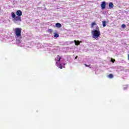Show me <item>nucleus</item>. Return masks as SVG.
<instances>
[{
  "mask_svg": "<svg viewBox=\"0 0 129 129\" xmlns=\"http://www.w3.org/2000/svg\"><path fill=\"white\" fill-rule=\"evenodd\" d=\"M126 27V26H125V24H122L121 25V28H122L123 29H125Z\"/></svg>",
  "mask_w": 129,
  "mask_h": 129,
  "instance_id": "nucleus-15",
  "label": "nucleus"
},
{
  "mask_svg": "<svg viewBox=\"0 0 129 129\" xmlns=\"http://www.w3.org/2000/svg\"><path fill=\"white\" fill-rule=\"evenodd\" d=\"M77 58H78V56H76V57H75V59H77Z\"/></svg>",
  "mask_w": 129,
  "mask_h": 129,
  "instance_id": "nucleus-20",
  "label": "nucleus"
},
{
  "mask_svg": "<svg viewBox=\"0 0 129 129\" xmlns=\"http://www.w3.org/2000/svg\"><path fill=\"white\" fill-rule=\"evenodd\" d=\"M59 67L60 69H62L63 68V66H62V64H60L59 66Z\"/></svg>",
  "mask_w": 129,
  "mask_h": 129,
  "instance_id": "nucleus-18",
  "label": "nucleus"
},
{
  "mask_svg": "<svg viewBox=\"0 0 129 129\" xmlns=\"http://www.w3.org/2000/svg\"><path fill=\"white\" fill-rule=\"evenodd\" d=\"M102 25H103V27H106V21H102Z\"/></svg>",
  "mask_w": 129,
  "mask_h": 129,
  "instance_id": "nucleus-10",
  "label": "nucleus"
},
{
  "mask_svg": "<svg viewBox=\"0 0 129 129\" xmlns=\"http://www.w3.org/2000/svg\"><path fill=\"white\" fill-rule=\"evenodd\" d=\"M85 66H86V67H89V65H87L86 64H85Z\"/></svg>",
  "mask_w": 129,
  "mask_h": 129,
  "instance_id": "nucleus-19",
  "label": "nucleus"
},
{
  "mask_svg": "<svg viewBox=\"0 0 129 129\" xmlns=\"http://www.w3.org/2000/svg\"><path fill=\"white\" fill-rule=\"evenodd\" d=\"M53 32V30L51 29H48V33H52Z\"/></svg>",
  "mask_w": 129,
  "mask_h": 129,
  "instance_id": "nucleus-16",
  "label": "nucleus"
},
{
  "mask_svg": "<svg viewBox=\"0 0 129 129\" xmlns=\"http://www.w3.org/2000/svg\"><path fill=\"white\" fill-rule=\"evenodd\" d=\"M108 77L109 78H113V75H112V74H110L108 76Z\"/></svg>",
  "mask_w": 129,
  "mask_h": 129,
  "instance_id": "nucleus-12",
  "label": "nucleus"
},
{
  "mask_svg": "<svg viewBox=\"0 0 129 129\" xmlns=\"http://www.w3.org/2000/svg\"><path fill=\"white\" fill-rule=\"evenodd\" d=\"M61 60V57L59 56V55H57V56L55 58V61H60Z\"/></svg>",
  "mask_w": 129,
  "mask_h": 129,
  "instance_id": "nucleus-6",
  "label": "nucleus"
},
{
  "mask_svg": "<svg viewBox=\"0 0 129 129\" xmlns=\"http://www.w3.org/2000/svg\"><path fill=\"white\" fill-rule=\"evenodd\" d=\"M127 58H128V60L129 61V54H128V55H127Z\"/></svg>",
  "mask_w": 129,
  "mask_h": 129,
  "instance_id": "nucleus-21",
  "label": "nucleus"
},
{
  "mask_svg": "<svg viewBox=\"0 0 129 129\" xmlns=\"http://www.w3.org/2000/svg\"><path fill=\"white\" fill-rule=\"evenodd\" d=\"M15 35L18 38L21 36L22 35V28H15Z\"/></svg>",
  "mask_w": 129,
  "mask_h": 129,
  "instance_id": "nucleus-3",
  "label": "nucleus"
},
{
  "mask_svg": "<svg viewBox=\"0 0 129 129\" xmlns=\"http://www.w3.org/2000/svg\"><path fill=\"white\" fill-rule=\"evenodd\" d=\"M111 62H112V63H114V62H115V59H113L111 58Z\"/></svg>",
  "mask_w": 129,
  "mask_h": 129,
  "instance_id": "nucleus-17",
  "label": "nucleus"
},
{
  "mask_svg": "<svg viewBox=\"0 0 129 129\" xmlns=\"http://www.w3.org/2000/svg\"><path fill=\"white\" fill-rule=\"evenodd\" d=\"M96 25V23L95 22H93L91 24V28H94V26Z\"/></svg>",
  "mask_w": 129,
  "mask_h": 129,
  "instance_id": "nucleus-13",
  "label": "nucleus"
},
{
  "mask_svg": "<svg viewBox=\"0 0 129 129\" xmlns=\"http://www.w3.org/2000/svg\"><path fill=\"white\" fill-rule=\"evenodd\" d=\"M55 27H56V28H61V27H62V25L59 23H57L55 24Z\"/></svg>",
  "mask_w": 129,
  "mask_h": 129,
  "instance_id": "nucleus-7",
  "label": "nucleus"
},
{
  "mask_svg": "<svg viewBox=\"0 0 129 129\" xmlns=\"http://www.w3.org/2000/svg\"><path fill=\"white\" fill-rule=\"evenodd\" d=\"M54 37L55 38H58L59 37V34H57V33H54Z\"/></svg>",
  "mask_w": 129,
  "mask_h": 129,
  "instance_id": "nucleus-14",
  "label": "nucleus"
},
{
  "mask_svg": "<svg viewBox=\"0 0 129 129\" xmlns=\"http://www.w3.org/2000/svg\"><path fill=\"white\" fill-rule=\"evenodd\" d=\"M113 7H114V5L112 3H110L109 4V8H110V9H112V8H113Z\"/></svg>",
  "mask_w": 129,
  "mask_h": 129,
  "instance_id": "nucleus-9",
  "label": "nucleus"
},
{
  "mask_svg": "<svg viewBox=\"0 0 129 129\" xmlns=\"http://www.w3.org/2000/svg\"><path fill=\"white\" fill-rule=\"evenodd\" d=\"M101 7L102 8V10H104V9H105V7H106V4L105 3V2H102L101 4Z\"/></svg>",
  "mask_w": 129,
  "mask_h": 129,
  "instance_id": "nucleus-4",
  "label": "nucleus"
},
{
  "mask_svg": "<svg viewBox=\"0 0 129 129\" xmlns=\"http://www.w3.org/2000/svg\"><path fill=\"white\" fill-rule=\"evenodd\" d=\"M74 42L76 46H78L79 45H80V42L79 41V40H74Z\"/></svg>",
  "mask_w": 129,
  "mask_h": 129,
  "instance_id": "nucleus-8",
  "label": "nucleus"
},
{
  "mask_svg": "<svg viewBox=\"0 0 129 129\" xmlns=\"http://www.w3.org/2000/svg\"><path fill=\"white\" fill-rule=\"evenodd\" d=\"M16 15L17 16L21 17L22 15V11L18 10L16 12Z\"/></svg>",
  "mask_w": 129,
  "mask_h": 129,
  "instance_id": "nucleus-5",
  "label": "nucleus"
},
{
  "mask_svg": "<svg viewBox=\"0 0 129 129\" xmlns=\"http://www.w3.org/2000/svg\"><path fill=\"white\" fill-rule=\"evenodd\" d=\"M92 38L95 40H98V37L100 36V30H99V27L96 26V29L92 31Z\"/></svg>",
  "mask_w": 129,
  "mask_h": 129,
  "instance_id": "nucleus-1",
  "label": "nucleus"
},
{
  "mask_svg": "<svg viewBox=\"0 0 129 129\" xmlns=\"http://www.w3.org/2000/svg\"><path fill=\"white\" fill-rule=\"evenodd\" d=\"M59 62H60V61H56V65L57 67H59V66L61 65V64Z\"/></svg>",
  "mask_w": 129,
  "mask_h": 129,
  "instance_id": "nucleus-11",
  "label": "nucleus"
},
{
  "mask_svg": "<svg viewBox=\"0 0 129 129\" xmlns=\"http://www.w3.org/2000/svg\"><path fill=\"white\" fill-rule=\"evenodd\" d=\"M11 16L14 19V22H22V17L21 16H16V14L14 12H12Z\"/></svg>",
  "mask_w": 129,
  "mask_h": 129,
  "instance_id": "nucleus-2",
  "label": "nucleus"
}]
</instances>
